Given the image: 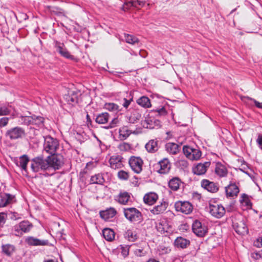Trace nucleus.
Wrapping results in <instances>:
<instances>
[{"mask_svg": "<svg viewBox=\"0 0 262 262\" xmlns=\"http://www.w3.org/2000/svg\"><path fill=\"white\" fill-rule=\"evenodd\" d=\"M123 212L125 218L131 223H139L143 221L142 213L136 208H124Z\"/></svg>", "mask_w": 262, "mask_h": 262, "instance_id": "f257e3e1", "label": "nucleus"}, {"mask_svg": "<svg viewBox=\"0 0 262 262\" xmlns=\"http://www.w3.org/2000/svg\"><path fill=\"white\" fill-rule=\"evenodd\" d=\"M58 140L50 136L44 137L43 149L47 152L54 155L59 148Z\"/></svg>", "mask_w": 262, "mask_h": 262, "instance_id": "f03ea898", "label": "nucleus"}, {"mask_svg": "<svg viewBox=\"0 0 262 262\" xmlns=\"http://www.w3.org/2000/svg\"><path fill=\"white\" fill-rule=\"evenodd\" d=\"M33 227V225L28 221H23L14 226L11 233L17 236H21L24 233L29 232Z\"/></svg>", "mask_w": 262, "mask_h": 262, "instance_id": "7ed1b4c3", "label": "nucleus"}, {"mask_svg": "<svg viewBox=\"0 0 262 262\" xmlns=\"http://www.w3.org/2000/svg\"><path fill=\"white\" fill-rule=\"evenodd\" d=\"M31 167L33 171L37 172L40 171H44L49 169V162L47 158L42 157H36L31 161Z\"/></svg>", "mask_w": 262, "mask_h": 262, "instance_id": "20e7f679", "label": "nucleus"}, {"mask_svg": "<svg viewBox=\"0 0 262 262\" xmlns=\"http://www.w3.org/2000/svg\"><path fill=\"white\" fill-rule=\"evenodd\" d=\"M193 233L199 237L204 236L208 232V227L205 224H202L199 220H195L192 225Z\"/></svg>", "mask_w": 262, "mask_h": 262, "instance_id": "39448f33", "label": "nucleus"}, {"mask_svg": "<svg viewBox=\"0 0 262 262\" xmlns=\"http://www.w3.org/2000/svg\"><path fill=\"white\" fill-rule=\"evenodd\" d=\"M128 163L133 171L136 173H140L142 170L143 160L139 157L132 156L129 159Z\"/></svg>", "mask_w": 262, "mask_h": 262, "instance_id": "423d86ee", "label": "nucleus"}, {"mask_svg": "<svg viewBox=\"0 0 262 262\" xmlns=\"http://www.w3.org/2000/svg\"><path fill=\"white\" fill-rule=\"evenodd\" d=\"M208 211L214 217L220 219L225 214V209L221 205L218 204H210L208 208Z\"/></svg>", "mask_w": 262, "mask_h": 262, "instance_id": "0eeeda50", "label": "nucleus"}, {"mask_svg": "<svg viewBox=\"0 0 262 262\" xmlns=\"http://www.w3.org/2000/svg\"><path fill=\"white\" fill-rule=\"evenodd\" d=\"M49 162V169L51 167L54 169H59L63 165L62 158L60 155H52L47 157Z\"/></svg>", "mask_w": 262, "mask_h": 262, "instance_id": "6e6552de", "label": "nucleus"}, {"mask_svg": "<svg viewBox=\"0 0 262 262\" xmlns=\"http://www.w3.org/2000/svg\"><path fill=\"white\" fill-rule=\"evenodd\" d=\"M174 207L177 211H180L186 214L190 213L193 210L192 205L187 201H178L175 203Z\"/></svg>", "mask_w": 262, "mask_h": 262, "instance_id": "1a4fd4ad", "label": "nucleus"}, {"mask_svg": "<svg viewBox=\"0 0 262 262\" xmlns=\"http://www.w3.org/2000/svg\"><path fill=\"white\" fill-rule=\"evenodd\" d=\"M54 47L56 49V51L61 56L72 60L74 59V57L70 54L63 43L58 41H55Z\"/></svg>", "mask_w": 262, "mask_h": 262, "instance_id": "9d476101", "label": "nucleus"}, {"mask_svg": "<svg viewBox=\"0 0 262 262\" xmlns=\"http://www.w3.org/2000/svg\"><path fill=\"white\" fill-rule=\"evenodd\" d=\"M6 136L11 140H15L23 138L25 135V130L20 127H15L8 130Z\"/></svg>", "mask_w": 262, "mask_h": 262, "instance_id": "9b49d317", "label": "nucleus"}, {"mask_svg": "<svg viewBox=\"0 0 262 262\" xmlns=\"http://www.w3.org/2000/svg\"><path fill=\"white\" fill-rule=\"evenodd\" d=\"M79 92L77 91H69L67 94L64 96V99L70 105L74 106L78 102Z\"/></svg>", "mask_w": 262, "mask_h": 262, "instance_id": "f8f14e48", "label": "nucleus"}, {"mask_svg": "<svg viewBox=\"0 0 262 262\" xmlns=\"http://www.w3.org/2000/svg\"><path fill=\"white\" fill-rule=\"evenodd\" d=\"M123 158L119 155H114L111 157L109 163L112 168L116 169L121 168L123 166Z\"/></svg>", "mask_w": 262, "mask_h": 262, "instance_id": "ddd939ff", "label": "nucleus"}, {"mask_svg": "<svg viewBox=\"0 0 262 262\" xmlns=\"http://www.w3.org/2000/svg\"><path fill=\"white\" fill-rule=\"evenodd\" d=\"M16 202L14 195L9 193L0 194V207H4Z\"/></svg>", "mask_w": 262, "mask_h": 262, "instance_id": "4468645a", "label": "nucleus"}, {"mask_svg": "<svg viewBox=\"0 0 262 262\" xmlns=\"http://www.w3.org/2000/svg\"><path fill=\"white\" fill-rule=\"evenodd\" d=\"M201 186L208 191L215 193L219 190V187L217 183L204 179L201 181Z\"/></svg>", "mask_w": 262, "mask_h": 262, "instance_id": "2eb2a0df", "label": "nucleus"}, {"mask_svg": "<svg viewBox=\"0 0 262 262\" xmlns=\"http://www.w3.org/2000/svg\"><path fill=\"white\" fill-rule=\"evenodd\" d=\"M211 164L210 162H205L203 163H199L193 168V172L196 175H202L206 173L207 168Z\"/></svg>", "mask_w": 262, "mask_h": 262, "instance_id": "dca6fc26", "label": "nucleus"}, {"mask_svg": "<svg viewBox=\"0 0 262 262\" xmlns=\"http://www.w3.org/2000/svg\"><path fill=\"white\" fill-rule=\"evenodd\" d=\"M25 242L29 246H46L49 243L48 240H42L33 236H28L25 239Z\"/></svg>", "mask_w": 262, "mask_h": 262, "instance_id": "f3484780", "label": "nucleus"}, {"mask_svg": "<svg viewBox=\"0 0 262 262\" xmlns=\"http://www.w3.org/2000/svg\"><path fill=\"white\" fill-rule=\"evenodd\" d=\"M158 165L160 166V168L158 170L159 173L161 174H166L169 172L171 168V164L168 159L164 158L160 161L158 163Z\"/></svg>", "mask_w": 262, "mask_h": 262, "instance_id": "a211bd4d", "label": "nucleus"}, {"mask_svg": "<svg viewBox=\"0 0 262 262\" xmlns=\"http://www.w3.org/2000/svg\"><path fill=\"white\" fill-rule=\"evenodd\" d=\"M226 195L228 197H233L236 196L239 193V189L238 186L235 182H231L225 187Z\"/></svg>", "mask_w": 262, "mask_h": 262, "instance_id": "6ab92c4d", "label": "nucleus"}, {"mask_svg": "<svg viewBox=\"0 0 262 262\" xmlns=\"http://www.w3.org/2000/svg\"><path fill=\"white\" fill-rule=\"evenodd\" d=\"M214 172L217 176L222 178L225 177L227 175L228 170L224 164L221 162H217L215 163Z\"/></svg>", "mask_w": 262, "mask_h": 262, "instance_id": "aec40b11", "label": "nucleus"}, {"mask_svg": "<svg viewBox=\"0 0 262 262\" xmlns=\"http://www.w3.org/2000/svg\"><path fill=\"white\" fill-rule=\"evenodd\" d=\"M168 206V204L167 202L162 201L160 204L154 206L153 208L150 210V212L155 215L163 213L166 211Z\"/></svg>", "mask_w": 262, "mask_h": 262, "instance_id": "412c9836", "label": "nucleus"}, {"mask_svg": "<svg viewBox=\"0 0 262 262\" xmlns=\"http://www.w3.org/2000/svg\"><path fill=\"white\" fill-rule=\"evenodd\" d=\"M158 140L157 139H152L149 140L145 145L146 150L150 153H154L159 149Z\"/></svg>", "mask_w": 262, "mask_h": 262, "instance_id": "4be33fe9", "label": "nucleus"}, {"mask_svg": "<svg viewBox=\"0 0 262 262\" xmlns=\"http://www.w3.org/2000/svg\"><path fill=\"white\" fill-rule=\"evenodd\" d=\"M117 213V211L114 208H110L104 211L100 212V216L105 221H108L113 218Z\"/></svg>", "mask_w": 262, "mask_h": 262, "instance_id": "5701e85b", "label": "nucleus"}, {"mask_svg": "<svg viewBox=\"0 0 262 262\" xmlns=\"http://www.w3.org/2000/svg\"><path fill=\"white\" fill-rule=\"evenodd\" d=\"M165 149L169 154L176 155L180 150V146L176 143L169 142L166 144Z\"/></svg>", "mask_w": 262, "mask_h": 262, "instance_id": "b1692460", "label": "nucleus"}, {"mask_svg": "<svg viewBox=\"0 0 262 262\" xmlns=\"http://www.w3.org/2000/svg\"><path fill=\"white\" fill-rule=\"evenodd\" d=\"M130 199V194L127 192H121L117 195L116 201L120 204L126 205Z\"/></svg>", "mask_w": 262, "mask_h": 262, "instance_id": "393cba45", "label": "nucleus"}, {"mask_svg": "<svg viewBox=\"0 0 262 262\" xmlns=\"http://www.w3.org/2000/svg\"><path fill=\"white\" fill-rule=\"evenodd\" d=\"M175 247L180 248L182 249L186 248L188 245H190V241L181 236L178 237L174 242Z\"/></svg>", "mask_w": 262, "mask_h": 262, "instance_id": "a878e982", "label": "nucleus"}, {"mask_svg": "<svg viewBox=\"0 0 262 262\" xmlns=\"http://www.w3.org/2000/svg\"><path fill=\"white\" fill-rule=\"evenodd\" d=\"M158 199V196L156 193L150 192L144 195L143 200L145 204L151 205L157 201Z\"/></svg>", "mask_w": 262, "mask_h": 262, "instance_id": "bb28decb", "label": "nucleus"}, {"mask_svg": "<svg viewBox=\"0 0 262 262\" xmlns=\"http://www.w3.org/2000/svg\"><path fill=\"white\" fill-rule=\"evenodd\" d=\"M182 183V181L178 177H174L170 179L168 182V186L172 191H177Z\"/></svg>", "mask_w": 262, "mask_h": 262, "instance_id": "cd10ccee", "label": "nucleus"}, {"mask_svg": "<svg viewBox=\"0 0 262 262\" xmlns=\"http://www.w3.org/2000/svg\"><path fill=\"white\" fill-rule=\"evenodd\" d=\"M105 182V179L103 177V174L97 173L94 176H91L90 184H100L102 185Z\"/></svg>", "mask_w": 262, "mask_h": 262, "instance_id": "c85d7f7f", "label": "nucleus"}, {"mask_svg": "<svg viewBox=\"0 0 262 262\" xmlns=\"http://www.w3.org/2000/svg\"><path fill=\"white\" fill-rule=\"evenodd\" d=\"M169 228L170 226L165 221H161L156 225V228L158 231L161 234H164L165 233L169 232Z\"/></svg>", "mask_w": 262, "mask_h": 262, "instance_id": "c756f323", "label": "nucleus"}, {"mask_svg": "<svg viewBox=\"0 0 262 262\" xmlns=\"http://www.w3.org/2000/svg\"><path fill=\"white\" fill-rule=\"evenodd\" d=\"M110 115L107 113H102L97 115L95 121L98 124H105L108 122Z\"/></svg>", "mask_w": 262, "mask_h": 262, "instance_id": "7c9ffc66", "label": "nucleus"}, {"mask_svg": "<svg viewBox=\"0 0 262 262\" xmlns=\"http://www.w3.org/2000/svg\"><path fill=\"white\" fill-rule=\"evenodd\" d=\"M29 162V159L27 156L23 155L19 158V161L17 162V165L20 167L22 170L27 171V166Z\"/></svg>", "mask_w": 262, "mask_h": 262, "instance_id": "2f4dec72", "label": "nucleus"}, {"mask_svg": "<svg viewBox=\"0 0 262 262\" xmlns=\"http://www.w3.org/2000/svg\"><path fill=\"white\" fill-rule=\"evenodd\" d=\"M137 103L144 108H149L151 106L150 99L146 96H142L137 100Z\"/></svg>", "mask_w": 262, "mask_h": 262, "instance_id": "473e14b6", "label": "nucleus"}, {"mask_svg": "<svg viewBox=\"0 0 262 262\" xmlns=\"http://www.w3.org/2000/svg\"><path fill=\"white\" fill-rule=\"evenodd\" d=\"M104 238L107 241H112L115 238L114 231L110 228H105L102 231Z\"/></svg>", "mask_w": 262, "mask_h": 262, "instance_id": "72a5a7b5", "label": "nucleus"}, {"mask_svg": "<svg viewBox=\"0 0 262 262\" xmlns=\"http://www.w3.org/2000/svg\"><path fill=\"white\" fill-rule=\"evenodd\" d=\"M151 112V113H155L156 117L165 116L167 114V112L164 106H160L159 107H155L152 109Z\"/></svg>", "mask_w": 262, "mask_h": 262, "instance_id": "f704fd0d", "label": "nucleus"}, {"mask_svg": "<svg viewBox=\"0 0 262 262\" xmlns=\"http://www.w3.org/2000/svg\"><path fill=\"white\" fill-rule=\"evenodd\" d=\"M124 237L130 242H135L137 239V234L132 230H127L124 234Z\"/></svg>", "mask_w": 262, "mask_h": 262, "instance_id": "c9c22d12", "label": "nucleus"}, {"mask_svg": "<svg viewBox=\"0 0 262 262\" xmlns=\"http://www.w3.org/2000/svg\"><path fill=\"white\" fill-rule=\"evenodd\" d=\"M131 134L132 131L126 126L122 127L119 130V136L121 140H125Z\"/></svg>", "mask_w": 262, "mask_h": 262, "instance_id": "e433bc0d", "label": "nucleus"}, {"mask_svg": "<svg viewBox=\"0 0 262 262\" xmlns=\"http://www.w3.org/2000/svg\"><path fill=\"white\" fill-rule=\"evenodd\" d=\"M46 9L53 14L60 15L63 13L62 9L55 6H46Z\"/></svg>", "mask_w": 262, "mask_h": 262, "instance_id": "4c0bfd02", "label": "nucleus"}, {"mask_svg": "<svg viewBox=\"0 0 262 262\" xmlns=\"http://www.w3.org/2000/svg\"><path fill=\"white\" fill-rule=\"evenodd\" d=\"M146 123L147 124L146 127L150 129L158 128L161 126L160 122L158 120H154V121L152 120H147Z\"/></svg>", "mask_w": 262, "mask_h": 262, "instance_id": "58836bf2", "label": "nucleus"}, {"mask_svg": "<svg viewBox=\"0 0 262 262\" xmlns=\"http://www.w3.org/2000/svg\"><path fill=\"white\" fill-rule=\"evenodd\" d=\"M32 125L41 127L43 126L44 118L40 116H33Z\"/></svg>", "mask_w": 262, "mask_h": 262, "instance_id": "ea45409f", "label": "nucleus"}, {"mask_svg": "<svg viewBox=\"0 0 262 262\" xmlns=\"http://www.w3.org/2000/svg\"><path fill=\"white\" fill-rule=\"evenodd\" d=\"M124 37L126 42L128 43L135 45L136 43H138L139 41V40L137 37L132 35L124 34Z\"/></svg>", "mask_w": 262, "mask_h": 262, "instance_id": "a19ab883", "label": "nucleus"}, {"mask_svg": "<svg viewBox=\"0 0 262 262\" xmlns=\"http://www.w3.org/2000/svg\"><path fill=\"white\" fill-rule=\"evenodd\" d=\"M3 252L7 255L10 256L14 251V247L10 244L2 246Z\"/></svg>", "mask_w": 262, "mask_h": 262, "instance_id": "79ce46f5", "label": "nucleus"}, {"mask_svg": "<svg viewBox=\"0 0 262 262\" xmlns=\"http://www.w3.org/2000/svg\"><path fill=\"white\" fill-rule=\"evenodd\" d=\"M104 108L109 111L114 112L119 110V106L114 103H106L104 105Z\"/></svg>", "mask_w": 262, "mask_h": 262, "instance_id": "37998d69", "label": "nucleus"}, {"mask_svg": "<svg viewBox=\"0 0 262 262\" xmlns=\"http://www.w3.org/2000/svg\"><path fill=\"white\" fill-rule=\"evenodd\" d=\"M202 152L198 149L192 148L191 160H197L201 157Z\"/></svg>", "mask_w": 262, "mask_h": 262, "instance_id": "c03bdc74", "label": "nucleus"}, {"mask_svg": "<svg viewBox=\"0 0 262 262\" xmlns=\"http://www.w3.org/2000/svg\"><path fill=\"white\" fill-rule=\"evenodd\" d=\"M183 152L186 157L191 160L192 148L188 146H184L183 148Z\"/></svg>", "mask_w": 262, "mask_h": 262, "instance_id": "a18cd8bd", "label": "nucleus"}, {"mask_svg": "<svg viewBox=\"0 0 262 262\" xmlns=\"http://www.w3.org/2000/svg\"><path fill=\"white\" fill-rule=\"evenodd\" d=\"M141 117V115L139 113H132L129 118V121L130 123H135L137 121L140 120Z\"/></svg>", "mask_w": 262, "mask_h": 262, "instance_id": "49530a36", "label": "nucleus"}, {"mask_svg": "<svg viewBox=\"0 0 262 262\" xmlns=\"http://www.w3.org/2000/svg\"><path fill=\"white\" fill-rule=\"evenodd\" d=\"M118 177L120 179L127 180L129 178V174L124 170H120L118 172Z\"/></svg>", "mask_w": 262, "mask_h": 262, "instance_id": "de8ad7c7", "label": "nucleus"}, {"mask_svg": "<svg viewBox=\"0 0 262 262\" xmlns=\"http://www.w3.org/2000/svg\"><path fill=\"white\" fill-rule=\"evenodd\" d=\"M21 120L25 124L28 125H31L32 124V121H33V116L23 117Z\"/></svg>", "mask_w": 262, "mask_h": 262, "instance_id": "09e8293b", "label": "nucleus"}, {"mask_svg": "<svg viewBox=\"0 0 262 262\" xmlns=\"http://www.w3.org/2000/svg\"><path fill=\"white\" fill-rule=\"evenodd\" d=\"M261 250L259 251H255L251 254V257L255 260L262 259L261 255Z\"/></svg>", "mask_w": 262, "mask_h": 262, "instance_id": "8fccbe9b", "label": "nucleus"}, {"mask_svg": "<svg viewBox=\"0 0 262 262\" xmlns=\"http://www.w3.org/2000/svg\"><path fill=\"white\" fill-rule=\"evenodd\" d=\"M132 7H134L133 0L125 3L123 5L122 9L123 11H125Z\"/></svg>", "mask_w": 262, "mask_h": 262, "instance_id": "3c124183", "label": "nucleus"}, {"mask_svg": "<svg viewBox=\"0 0 262 262\" xmlns=\"http://www.w3.org/2000/svg\"><path fill=\"white\" fill-rule=\"evenodd\" d=\"M121 253L124 257L127 256L129 253V247L128 246H121Z\"/></svg>", "mask_w": 262, "mask_h": 262, "instance_id": "603ef678", "label": "nucleus"}, {"mask_svg": "<svg viewBox=\"0 0 262 262\" xmlns=\"http://www.w3.org/2000/svg\"><path fill=\"white\" fill-rule=\"evenodd\" d=\"M239 202L242 209L245 210V207H246V193L242 194Z\"/></svg>", "mask_w": 262, "mask_h": 262, "instance_id": "864d4df0", "label": "nucleus"}, {"mask_svg": "<svg viewBox=\"0 0 262 262\" xmlns=\"http://www.w3.org/2000/svg\"><path fill=\"white\" fill-rule=\"evenodd\" d=\"M7 214L4 212L0 213V226H2L6 222Z\"/></svg>", "mask_w": 262, "mask_h": 262, "instance_id": "5fc2aeb1", "label": "nucleus"}, {"mask_svg": "<svg viewBox=\"0 0 262 262\" xmlns=\"http://www.w3.org/2000/svg\"><path fill=\"white\" fill-rule=\"evenodd\" d=\"M118 147L121 150H127L130 148V145L128 143L124 142L120 144Z\"/></svg>", "mask_w": 262, "mask_h": 262, "instance_id": "6e6d98bb", "label": "nucleus"}, {"mask_svg": "<svg viewBox=\"0 0 262 262\" xmlns=\"http://www.w3.org/2000/svg\"><path fill=\"white\" fill-rule=\"evenodd\" d=\"M256 142L258 147L262 150V134H258L257 138L256 140Z\"/></svg>", "mask_w": 262, "mask_h": 262, "instance_id": "4d7b16f0", "label": "nucleus"}, {"mask_svg": "<svg viewBox=\"0 0 262 262\" xmlns=\"http://www.w3.org/2000/svg\"><path fill=\"white\" fill-rule=\"evenodd\" d=\"M253 245L254 246L257 248H260L262 247V236L257 238L255 241L253 242Z\"/></svg>", "mask_w": 262, "mask_h": 262, "instance_id": "13d9d810", "label": "nucleus"}, {"mask_svg": "<svg viewBox=\"0 0 262 262\" xmlns=\"http://www.w3.org/2000/svg\"><path fill=\"white\" fill-rule=\"evenodd\" d=\"M119 121L117 118H114L110 123L109 125L106 127V128H111L115 127L118 124Z\"/></svg>", "mask_w": 262, "mask_h": 262, "instance_id": "bf43d9fd", "label": "nucleus"}, {"mask_svg": "<svg viewBox=\"0 0 262 262\" xmlns=\"http://www.w3.org/2000/svg\"><path fill=\"white\" fill-rule=\"evenodd\" d=\"M10 112V111L8 107H2L0 108V115H8Z\"/></svg>", "mask_w": 262, "mask_h": 262, "instance_id": "052dcab7", "label": "nucleus"}, {"mask_svg": "<svg viewBox=\"0 0 262 262\" xmlns=\"http://www.w3.org/2000/svg\"><path fill=\"white\" fill-rule=\"evenodd\" d=\"M134 7L138 8V6L143 7L145 4V2L144 1H140L139 0H133Z\"/></svg>", "mask_w": 262, "mask_h": 262, "instance_id": "680f3d73", "label": "nucleus"}, {"mask_svg": "<svg viewBox=\"0 0 262 262\" xmlns=\"http://www.w3.org/2000/svg\"><path fill=\"white\" fill-rule=\"evenodd\" d=\"M9 118L8 117H3L0 119V126L4 127L6 126L8 122Z\"/></svg>", "mask_w": 262, "mask_h": 262, "instance_id": "e2e57ef3", "label": "nucleus"}, {"mask_svg": "<svg viewBox=\"0 0 262 262\" xmlns=\"http://www.w3.org/2000/svg\"><path fill=\"white\" fill-rule=\"evenodd\" d=\"M132 101V99L127 100L126 98H124L123 100L122 105L124 107H125V108H127L128 107V106L129 105Z\"/></svg>", "mask_w": 262, "mask_h": 262, "instance_id": "0e129e2a", "label": "nucleus"}, {"mask_svg": "<svg viewBox=\"0 0 262 262\" xmlns=\"http://www.w3.org/2000/svg\"><path fill=\"white\" fill-rule=\"evenodd\" d=\"M235 231L237 233H238L239 235H244L245 233L244 227L241 228L238 226L236 228Z\"/></svg>", "mask_w": 262, "mask_h": 262, "instance_id": "69168bd1", "label": "nucleus"}, {"mask_svg": "<svg viewBox=\"0 0 262 262\" xmlns=\"http://www.w3.org/2000/svg\"><path fill=\"white\" fill-rule=\"evenodd\" d=\"M11 214L10 218L11 220H16L20 218V216H19V214L16 212H11Z\"/></svg>", "mask_w": 262, "mask_h": 262, "instance_id": "338daca9", "label": "nucleus"}, {"mask_svg": "<svg viewBox=\"0 0 262 262\" xmlns=\"http://www.w3.org/2000/svg\"><path fill=\"white\" fill-rule=\"evenodd\" d=\"M252 203L251 202L249 197L247 195V209H252Z\"/></svg>", "mask_w": 262, "mask_h": 262, "instance_id": "774afa93", "label": "nucleus"}]
</instances>
